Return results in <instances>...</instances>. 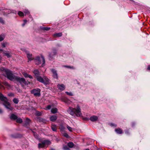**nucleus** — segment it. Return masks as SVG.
Listing matches in <instances>:
<instances>
[{"label":"nucleus","mask_w":150,"mask_h":150,"mask_svg":"<svg viewBox=\"0 0 150 150\" xmlns=\"http://www.w3.org/2000/svg\"><path fill=\"white\" fill-rule=\"evenodd\" d=\"M55 54V53L54 52H52L51 53L50 55V57L51 58H53V55H54Z\"/></svg>","instance_id":"obj_33"},{"label":"nucleus","mask_w":150,"mask_h":150,"mask_svg":"<svg viewBox=\"0 0 150 150\" xmlns=\"http://www.w3.org/2000/svg\"><path fill=\"white\" fill-rule=\"evenodd\" d=\"M18 14L20 16H23L24 15L23 13L21 11H19L18 12Z\"/></svg>","instance_id":"obj_26"},{"label":"nucleus","mask_w":150,"mask_h":150,"mask_svg":"<svg viewBox=\"0 0 150 150\" xmlns=\"http://www.w3.org/2000/svg\"><path fill=\"white\" fill-rule=\"evenodd\" d=\"M16 121L17 122L21 123L22 122V120L21 118L17 119Z\"/></svg>","instance_id":"obj_25"},{"label":"nucleus","mask_w":150,"mask_h":150,"mask_svg":"<svg viewBox=\"0 0 150 150\" xmlns=\"http://www.w3.org/2000/svg\"><path fill=\"white\" fill-rule=\"evenodd\" d=\"M51 107V105H49L45 108V109L46 110H50V109Z\"/></svg>","instance_id":"obj_29"},{"label":"nucleus","mask_w":150,"mask_h":150,"mask_svg":"<svg viewBox=\"0 0 150 150\" xmlns=\"http://www.w3.org/2000/svg\"><path fill=\"white\" fill-rule=\"evenodd\" d=\"M35 114L36 115L38 116H40L41 115L42 113L41 112L38 111H37L36 112Z\"/></svg>","instance_id":"obj_28"},{"label":"nucleus","mask_w":150,"mask_h":150,"mask_svg":"<svg viewBox=\"0 0 150 150\" xmlns=\"http://www.w3.org/2000/svg\"><path fill=\"white\" fill-rule=\"evenodd\" d=\"M30 121V120L29 119H28V118H26L25 121V125H27L29 123Z\"/></svg>","instance_id":"obj_27"},{"label":"nucleus","mask_w":150,"mask_h":150,"mask_svg":"<svg viewBox=\"0 0 150 150\" xmlns=\"http://www.w3.org/2000/svg\"><path fill=\"white\" fill-rule=\"evenodd\" d=\"M10 118L11 119L15 120L17 118V117L16 115L13 114L11 115L10 117Z\"/></svg>","instance_id":"obj_17"},{"label":"nucleus","mask_w":150,"mask_h":150,"mask_svg":"<svg viewBox=\"0 0 150 150\" xmlns=\"http://www.w3.org/2000/svg\"><path fill=\"white\" fill-rule=\"evenodd\" d=\"M50 150H55L53 148H51L50 149Z\"/></svg>","instance_id":"obj_51"},{"label":"nucleus","mask_w":150,"mask_h":150,"mask_svg":"<svg viewBox=\"0 0 150 150\" xmlns=\"http://www.w3.org/2000/svg\"><path fill=\"white\" fill-rule=\"evenodd\" d=\"M67 112L70 114L72 116L75 115L77 117H80L82 115L81 110L78 105L75 108L70 107L68 108Z\"/></svg>","instance_id":"obj_2"},{"label":"nucleus","mask_w":150,"mask_h":150,"mask_svg":"<svg viewBox=\"0 0 150 150\" xmlns=\"http://www.w3.org/2000/svg\"><path fill=\"white\" fill-rule=\"evenodd\" d=\"M67 127L69 131L71 132H72L73 129L72 128L69 126H67Z\"/></svg>","instance_id":"obj_31"},{"label":"nucleus","mask_w":150,"mask_h":150,"mask_svg":"<svg viewBox=\"0 0 150 150\" xmlns=\"http://www.w3.org/2000/svg\"><path fill=\"white\" fill-rule=\"evenodd\" d=\"M90 119L92 121H95L98 119V117L97 116L93 115L90 117Z\"/></svg>","instance_id":"obj_11"},{"label":"nucleus","mask_w":150,"mask_h":150,"mask_svg":"<svg viewBox=\"0 0 150 150\" xmlns=\"http://www.w3.org/2000/svg\"><path fill=\"white\" fill-rule=\"evenodd\" d=\"M24 13L26 14H29L30 12L29 11L27 10H25L24 11Z\"/></svg>","instance_id":"obj_37"},{"label":"nucleus","mask_w":150,"mask_h":150,"mask_svg":"<svg viewBox=\"0 0 150 150\" xmlns=\"http://www.w3.org/2000/svg\"><path fill=\"white\" fill-rule=\"evenodd\" d=\"M110 125L112 126H114L115 127H116V125L113 123H111V124H110Z\"/></svg>","instance_id":"obj_43"},{"label":"nucleus","mask_w":150,"mask_h":150,"mask_svg":"<svg viewBox=\"0 0 150 150\" xmlns=\"http://www.w3.org/2000/svg\"><path fill=\"white\" fill-rule=\"evenodd\" d=\"M2 110L1 109H0V113H2Z\"/></svg>","instance_id":"obj_47"},{"label":"nucleus","mask_w":150,"mask_h":150,"mask_svg":"<svg viewBox=\"0 0 150 150\" xmlns=\"http://www.w3.org/2000/svg\"><path fill=\"white\" fill-rule=\"evenodd\" d=\"M68 146L69 147L72 148L74 146V144L72 142H70L68 144Z\"/></svg>","instance_id":"obj_24"},{"label":"nucleus","mask_w":150,"mask_h":150,"mask_svg":"<svg viewBox=\"0 0 150 150\" xmlns=\"http://www.w3.org/2000/svg\"><path fill=\"white\" fill-rule=\"evenodd\" d=\"M57 117L56 115H52L50 117V120L52 122L55 121L57 119Z\"/></svg>","instance_id":"obj_13"},{"label":"nucleus","mask_w":150,"mask_h":150,"mask_svg":"<svg viewBox=\"0 0 150 150\" xmlns=\"http://www.w3.org/2000/svg\"><path fill=\"white\" fill-rule=\"evenodd\" d=\"M45 144L43 142L42 143H39L38 144V147L39 148L44 147L45 146Z\"/></svg>","instance_id":"obj_19"},{"label":"nucleus","mask_w":150,"mask_h":150,"mask_svg":"<svg viewBox=\"0 0 150 150\" xmlns=\"http://www.w3.org/2000/svg\"><path fill=\"white\" fill-rule=\"evenodd\" d=\"M31 93L35 96H39L40 95V90L39 88L34 89L32 90Z\"/></svg>","instance_id":"obj_6"},{"label":"nucleus","mask_w":150,"mask_h":150,"mask_svg":"<svg viewBox=\"0 0 150 150\" xmlns=\"http://www.w3.org/2000/svg\"><path fill=\"white\" fill-rule=\"evenodd\" d=\"M64 127H62L61 128V129L62 130H64Z\"/></svg>","instance_id":"obj_46"},{"label":"nucleus","mask_w":150,"mask_h":150,"mask_svg":"<svg viewBox=\"0 0 150 150\" xmlns=\"http://www.w3.org/2000/svg\"><path fill=\"white\" fill-rule=\"evenodd\" d=\"M35 60L36 64L39 65L42 62L41 66L42 67L44 66L45 62L44 58L43 56H41V58L39 57H37L35 59Z\"/></svg>","instance_id":"obj_4"},{"label":"nucleus","mask_w":150,"mask_h":150,"mask_svg":"<svg viewBox=\"0 0 150 150\" xmlns=\"http://www.w3.org/2000/svg\"><path fill=\"white\" fill-rule=\"evenodd\" d=\"M23 74L25 78H29L30 79L33 78V77L31 75L28 74L26 73L23 72Z\"/></svg>","instance_id":"obj_14"},{"label":"nucleus","mask_w":150,"mask_h":150,"mask_svg":"<svg viewBox=\"0 0 150 150\" xmlns=\"http://www.w3.org/2000/svg\"><path fill=\"white\" fill-rule=\"evenodd\" d=\"M57 87L58 89L61 91H63L64 90L65 88V86L63 84H58Z\"/></svg>","instance_id":"obj_10"},{"label":"nucleus","mask_w":150,"mask_h":150,"mask_svg":"<svg viewBox=\"0 0 150 150\" xmlns=\"http://www.w3.org/2000/svg\"><path fill=\"white\" fill-rule=\"evenodd\" d=\"M27 57L28 58L29 61H31L33 59V58L32 57V55L30 54L29 52L27 53Z\"/></svg>","instance_id":"obj_12"},{"label":"nucleus","mask_w":150,"mask_h":150,"mask_svg":"<svg viewBox=\"0 0 150 150\" xmlns=\"http://www.w3.org/2000/svg\"><path fill=\"white\" fill-rule=\"evenodd\" d=\"M13 102L16 104H17L19 102V100L18 98H14L13 100Z\"/></svg>","instance_id":"obj_23"},{"label":"nucleus","mask_w":150,"mask_h":150,"mask_svg":"<svg viewBox=\"0 0 150 150\" xmlns=\"http://www.w3.org/2000/svg\"><path fill=\"white\" fill-rule=\"evenodd\" d=\"M64 66L65 67L68 68H70L71 69H74V67H70V66Z\"/></svg>","instance_id":"obj_41"},{"label":"nucleus","mask_w":150,"mask_h":150,"mask_svg":"<svg viewBox=\"0 0 150 150\" xmlns=\"http://www.w3.org/2000/svg\"><path fill=\"white\" fill-rule=\"evenodd\" d=\"M65 93H66L67 95L70 96H73V94L71 92H68L67 91L65 92Z\"/></svg>","instance_id":"obj_30"},{"label":"nucleus","mask_w":150,"mask_h":150,"mask_svg":"<svg viewBox=\"0 0 150 150\" xmlns=\"http://www.w3.org/2000/svg\"><path fill=\"white\" fill-rule=\"evenodd\" d=\"M57 109L56 108H52L51 110V112L52 113H55L57 112Z\"/></svg>","instance_id":"obj_21"},{"label":"nucleus","mask_w":150,"mask_h":150,"mask_svg":"<svg viewBox=\"0 0 150 150\" xmlns=\"http://www.w3.org/2000/svg\"><path fill=\"white\" fill-rule=\"evenodd\" d=\"M4 55L7 56L8 58L9 57V54L7 52H4Z\"/></svg>","instance_id":"obj_34"},{"label":"nucleus","mask_w":150,"mask_h":150,"mask_svg":"<svg viewBox=\"0 0 150 150\" xmlns=\"http://www.w3.org/2000/svg\"><path fill=\"white\" fill-rule=\"evenodd\" d=\"M5 83L6 84H7V85H8V83H6V82Z\"/></svg>","instance_id":"obj_53"},{"label":"nucleus","mask_w":150,"mask_h":150,"mask_svg":"<svg viewBox=\"0 0 150 150\" xmlns=\"http://www.w3.org/2000/svg\"><path fill=\"white\" fill-rule=\"evenodd\" d=\"M63 135L64 137H65L67 138H68L69 137V135L67 133H64L63 134Z\"/></svg>","instance_id":"obj_38"},{"label":"nucleus","mask_w":150,"mask_h":150,"mask_svg":"<svg viewBox=\"0 0 150 150\" xmlns=\"http://www.w3.org/2000/svg\"><path fill=\"white\" fill-rule=\"evenodd\" d=\"M4 21L3 20V19L1 18H0V23L3 24L4 23Z\"/></svg>","instance_id":"obj_40"},{"label":"nucleus","mask_w":150,"mask_h":150,"mask_svg":"<svg viewBox=\"0 0 150 150\" xmlns=\"http://www.w3.org/2000/svg\"><path fill=\"white\" fill-rule=\"evenodd\" d=\"M36 78L37 81L45 84H47L49 81V79L46 77H44L42 78L39 75Z\"/></svg>","instance_id":"obj_5"},{"label":"nucleus","mask_w":150,"mask_h":150,"mask_svg":"<svg viewBox=\"0 0 150 150\" xmlns=\"http://www.w3.org/2000/svg\"><path fill=\"white\" fill-rule=\"evenodd\" d=\"M61 100L67 104H70L71 101L65 97H62L61 98Z\"/></svg>","instance_id":"obj_9"},{"label":"nucleus","mask_w":150,"mask_h":150,"mask_svg":"<svg viewBox=\"0 0 150 150\" xmlns=\"http://www.w3.org/2000/svg\"><path fill=\"white\" fill-rule=\"evenodd\" d=\"M25 23H24L22 25V26H24L25 25Z\"/></svg>","instance_id":"obj_48"},{"label":"nucleus","mask_w":150,"mask_h":150,"mask_svg":"<svg viewBox=\"0 0 150 150\" xmlns=\"http://www.w3.org/2000/svg\"><path fill=\"white\" fill-rule=\"evenodd\" d=\"M62 34L61 33H56L54 34L53 35V36L54 37H61L62 36Z\"/></svg>","instance_id":"obj_20"},{"label":"nucleus","mask_w":150,"mask_h":150,"mask_svg":"<svg viewBox=\"0 0 150 150\" xmlns=\"http://www.w3.org/2000/svg\"><path fill=\"white\" fill-rule=\"evenodd\" d=\"M33 73L35 75V76L36 77L37 76L40 75V74L39 71L37 69H35L33 71Z\"/></svg>","instance_id":"obj_15"},{"label":"nucleus","mask_w":150,"mask_h":150,"mask_svg":"<svg viewBox=\"0 0 150 150\" xmlns=\"http://www.w3.org/2000/svg\"><path fill=\"white\" fill-rule=\"evenodd\" d=\"M3 51V50L2 49H0V51Z\"/></svg>","instance_id":"obj_52"},{"label":"nucleus","mask_w":150,"mask_h":150,"mask_svg":"<svg viewBox=\"0 0 150 150\" xmlns=\"http://www.w3.org/2000/svg\"><path fill=\"white\" fill-rule=\"evenodd\" d=\"M4 37L1 35H0V42L4 40Z\"/></svg>","instance_id":"obj_39"},{"label":"nucleus","mask_w":150,"mask_h":150,"mask_svg":"<svg viewBox=\"0 0 150 150\" xmlns=\"http://www.w3.org/2000/svg\"><path fill=\"white\" fill-rule=\"evenodd\" d=\"M147 69L150 70V65H148L147 67Z\"/></svg>","instance_id":"obj_44"},{"label":"nucleus","mask_w":150,"mask_h":150,"mask_svg":"<svg viewBox=\"0 0 150 150\" xmlns=\"http://www.w3.org/2000/svg\"><path fill=\"white\" fill-rule=\"evenodd\" d=\"M52 130L53 131H56L57 130V128L56 125H52L51 126Z\"/></svg>","instance_id":"obj_18"},{"label":"nucleus","mask_w":150,"mask_h":150,"mask_svg":"<svg viewBox=\"0 0 150 150\" xmlns=\"http://www.w3.org/2000/svg\"><path fill=\"white\" fill-rule=\"evenodd\" d=\"M43 142L44 143V144H45V145H49L51 144V142L49 140H44V141H43Z\"/></svg>","instance_id":"obj_22"},{"label":"nucleus","mask_w":150,"mask_h":150,"mask_svg":"<svg viewBox=\"0 0 150 150\" xmlns=\"http://www.w3.org/2000/svg\"><path fill=\"white\" fill-rule=\"evenodd\" d=\"M115 131L118 134H121L122 133V130L120 128L116 129H115Z\"/></svg>","instance_id":"obj_16"},{"label":"nucleus","mask_w":150,"mask_h":150,"mask_svg":"<svg viewBox=\"0 0 150 150\" xmlns=\"http://www.w3.org/2000/svg\"><path fill=\"white\" fill-rule=\"evenodd\" d=\"M33 135L34 136V137L36 138H38V135L37 134L35 133V132H33Z\"/></svg>","instance_id":"obj_36"},{"label":"nucleus","mask_w":150,"mask_h":150,"mask_svg":"<svg viewBox=\"0 0 150 150\" xmlns=\"http://www.w3.org/2000/svg\"><path fill=\"white\" fill-rule=\"evenodd\" d=\"M50 29V27H44L43 28V29L46 30H48Z\"/></svg>","instance_id":"obj_35"},{"label":"nucleus","mask_w":150,"mask_h":150,"mask_svg":"<svg viewBox=\"0 0 150 150\" xmlns=\"http://www.w3.org/2000/svg\"><path fill=\"white\" fill-rule=\"evenodd\" d=\"M3 72V75L8 79H9V70L5 69H4Z\"/></svg>","instance_id":"obj_7"},{"label":"nucleus","mask_w":150,"mask_h":150,"mask_svg":"<svg viewBox=\"0 0 150 150\" xmlns=\"http://www.w3.org/2000/svg\"><path fill=\"white\" fill-rule=\"evenodd\" d=\"M2 46L3 47H5L6 46V44L5 43H2Z\"/></svg>","instance_id":"obj_42"},{"label":"nucleus","mask_w":150,"mask_h":150,"mask_svg":"<svg viewBox=\"0 0 150 150\" xmlns=\"http://www.w3.org/2000/svg\"><path fill=\"white\" fill-rule=\"evenodd\" d=\"M0 100L1 101V103L4 105L5 108L7 109H9V103L8 102L7 98L4 96L3 95L0 93Z\"/></svg>","instance_id":"obj_3"},{"label":"nucleus","mask_w":150,"mask_h":150,"mask_svg":"<svg viewBox=\"0 0 150 150\" xmlns=\"http://www.w3.org/2000/svg\"><path fill=\"white\" fill-rule=\"evenodd\" d=\"M23 21H24V23L25 24L26 23V22H27V21L26 20H24Z\"/></svg>","instance_id":"obj_45"},{"label":"nucleus","mask_w":150,"mask_h":150,"mask_svg":"<svg viewBox=\"0 0 150 150\" xmlns=\"http://www.w3.org/2000/svg\"><path fill=\"white\" fill-rule=\"evenodd\" d=\"M13 109V108H11V107H10V110H12Z\"/></svg>","instance_id":"obj_49"},{"label":"nucleus","mask_w":150,"mask_h":150,"mask_svg":"<svg viewBox=\"0 0 150 150\" xmlns=\"http://www.w3.org/2000/svg\"><path fill=\"white\" fill-rule=\"evenodd\" d=\"M39 120H42V118H39Z\"/></svg>","instance_id":"obj_50"},{"label":"nucleus","mask_w":150,"mask_h":150,"mask_svg":"<svg viewBox=\"0 0 150 150\" xmlns=\"http://www.w3.org/2000/svg\"><path fill=\"white\" fill-rule=\"evenodd\" d=\"M63 148L64 150H69V149L68 146L66 145H65L63 146Z\"/></svg>","instance_id":"obj_32"},{"label":"nucleus","mask_w":150,"mask_h":150,"mask_svg":"<svg viewBox=\"0 0 150 150\" xmlns=\"http://www.w3.org/2000/svg\"><path fill=\"white\" fill-rule=\"evenodd\" d=\"M50 70L52 73L53 77L55 79H57L58 75L57 71L54 69H51Z\"/></svg>","instance_id":"obj_8"},{"label":"nucleus","mask_w":150,"mask_h":150,"mask_svg":"<svg viewBox=\"0 0 150 150\" xmlns=\"http://www.w3.org/2000/svg\"><path fill=\"white\" fill-rule=\"evenodd\" d=\"M85 150H89L88 149H86Z\"/></svg>","instance_id":"obj_54"},{"label":"nucleus","mask_w":150,"mask_h":150,"mask_svg":"<svg viewBox=\"0 0 150 150\" xmlns=\"http://www.w3.org/2000/svg\"><path fill=\"white\" fill-rule=\"evenodd\" d=\"M10 80L13 81H16L19 82L22 86L24 85H28L29 84L30 82H26L25 79L23 78L18 77L14 76L10 71Z\"/></svg>","instance_id":"obj_1"}]
</instances>
